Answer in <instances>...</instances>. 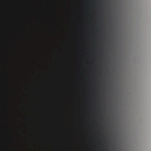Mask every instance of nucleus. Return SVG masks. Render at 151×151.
Returning <instances> with one entry per match:
<instances>
[{
  "mask_svg": "<svg viewBox=\"0 0 151 151\" xmlns=\"http://www.w3.org/2000/svg\"><path fill=\"white\" fill-rule=\"evenodd\" d=\"M2 101H1V151H2Z\"/></svg>",
  "mask_w": 151,
  "mask_h": 151,
  "instance_id": "f257e3e1",
  "label": "nucleus"
},
{
  "mask_svg": "<svg viewBox=\"0 0 151 151\" xmlns=\"http://www.w3.org/2000/svg\"><path fill=\"white\" fill-rule=\"evenodd\" d=\"M6 151H15V150L14 148H11L9 146H7V147L6 149Z\"/></svg>",
  "mask_w": 151,
  "mask_h": 151,
  "instance_id": "f03ea898",
  "label": "nucleus"
},
{
  "mask_svg": "<svg viewBox=\"0 0 151 151\" xmlns=\"http://www.w3.org/2000/svg\"><path fill=\"white\" fill-rule=\"evenodd\" d=\"M104 151H111V150L107 148H105L104 150Z\"/></svg>",
  "mask_w": 151,
  "mask_h": 151,
  "instance_id": "7ed1b4c3",
  "label": "nucleus"
},
{
  "mask_svg": "<svg viewBox=\"0 0 151 151\" xmlns=\"http://www.w3.org/2000/svg\"><path fill=\"white\" fill-rule=\"evenodd\" d=\"M7 75V77L8 78V79L9 80V74L7 72H6Z\"/></svg>",
  "mask_w": 151,
  "mask_h": 151,
  "instance_id": "20e7f679",
  "label": "nucleus"
},
{
  "mask_svg": "<svg viewBox=\"0 0 151 151\" xmlns=\"http://www.w3.org/2000/svg\"><path fill=\"white\" fill-rule=\"evenodd\" d=\"M7 125L8 127V130H9V123H8L7 124Z\"/></svg>",
  "mask_w": 151,
  "mask_h": 151,
  "instance_id": "39448f33",
  "label": "nucleus"
},
{
  "mask_svg": "<svg viewBox=\"0 0 151 151\" xmlns=\"http://www.w3.org/2000/svg\"><path fill=\"white\" fill-rule=\"evenodd\" d=\"M7 117L8 118H9L10 117V115L9 114H7Z\"/></svg>",
  "mask_w": 151,
  "mask_h": 151,
  "instance_id": "423d86ee",
  "label": "nucleus"
},
{
  "mask_svg": "<svg viewBox=\"0 0 151 151\" xmlns=\"http://www.w3.org/2000/svg\"><path fill=\"white\" fill-rule=\"evenodd\" d=\"M6 109L7 111H9V108H8L7 107V105H6Z\"/></svg>",
  "mask_w": 151,
  "mask_h": 151,
  "instance_id": "0eeeda50",
  "label": "nucleus"
},
{
  "mask_svg": "<svg viewBox=\"0 0 151 151\" xmlns=\"http://www.w3.org/2000/svg\"><path fill=\"white\" fill-rule=\"evenodd\" d=\"M7 97V100L8 101H9V97Z\"/></svg>",
  "mask_w": 151,
  "mask_h": 151,
  "instance_id": "6e6552de",
  "label": "nucleus"
},
{
  "mask_svg": "<svg viewBox=\"0 0 151 151\" xmlns=\"http://www.w3.org/2000/svg\"><path fill=\"white\" fill-rule=\"evenodd\" d=\"M7 91H9V90H7ZM9 91H10L11 92V91H12L11 90H9Z\"/></svg>",
  "mask_w": 151,
  "mask_h": 151,
  "instance_id": "1a4fd4ad",
  "label": "nucleus"
},
{
  "mask_svg": "<svg viewBox=\"0 0 151 151\" xmlns=\"http://www.w3.org/2000/svg\"><path fill=\"white\" fill-rule=\"evenodd\" d=\"M7 84L9 85V83H7Z\"/></svg>",
  "mask_w": 151,
  "mask_h": 151,
  "instance_id": "9d476101",
  "label": "nucleus"
},
{
  "mask_svg": "<svg viewBox=\"0 0 151 151\" xmlns=\"http://www.w3.org/2000/svg\"><path fill=\"white\" fill-rule=\"evenodd\" d=\"M7 53H8L9 54V52H7Z\"/></svg>",
  "mask_w": 151,
  "mask_h": 151,
  "instance_id": "9b49d317",
  "label": "nucleus"
}]
</instances>
